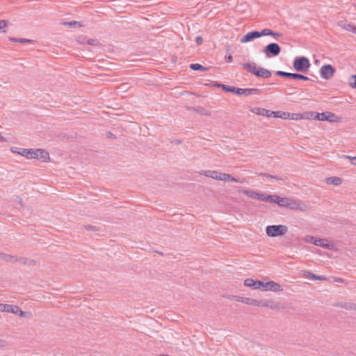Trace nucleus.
I'll list each match as a JSON object with an SVG mask.
<instances>
[{
    "mask_svg": "<svg viewBox=\"0 0 356 356\" xmlns=\"http://www.w3.org/2000/svg\"><path fill=\"white\" fill-rule=\"evenodd\" d=\"M17 154L27 159H37L47 162L49 159V153L42 149H26L22 148Z\"/></svg>",
    "mask_w": 356,
    "mask_h": 356,
    "instance_id": "obj_1",
    "label": "nucleus"
},
{
    "mask_svg": "<svg viewBox=\"0 0 356 356\" xmlns=\"http://www.w3.org/2000/svg\"><path fill=\"white\" fill-rule=\"evenodd\" d=\"M242 67L243 70L248 71L250 74L261 78H269L271 76V72L262 67L258 66L254 62H250L243 63Z\"/></svg>",
    "mask_w": 356,
    "mask_h": 356,
    "instance_id": "obj_2",
    "label": "nucleus"
},
{
    "mask_svg": "<svg viewBox=\"0 0 356 356\" xmlns=\"http://www.w3.org/2000/svg\"><path fill=\"white\" fill-rule=\"evenodd\" d=\"M214 86L218 87V88H221L222 90H224L225 92H232V93L236 94V95H247L248 96V95H253V94H259L260 93V90L258 89V88H245V89H243V88H235V87H233V86H229L224 85V84H222V83H219L218 82H216L214 84Z\"/></svg>",
    "mask_w": 356,
    "mask_h": 356,
    "instance_id": "obj_3",
    "label": "nucleus"
},
{
    "mask_svg": "<svg viewBox=\"0 0 356 356\" xmlns=\"http://www.w3.org/2000/svg\"><path fill=\"white\" fill-rule=\"evenodd\" d=\"M310 66L309 60L305 56L296 57L293 62V68L296 71L303 73L307 72Z\"/></svg>",
    "mask_w": 356,
    "mask_h": 356,
    "instance_id": "obj_4",
    "label": "nucleus"
},
{
    "mask_svg": "<svg viewBox=\"0 0 356 356\" xmlns=\"http://www.w3.org/2000/svg\"><path fill=\"white\" fill-rule=\"evenodd\" d=\"M287 231V227L283 225H268L266 228V234L270 237L283 236Z\"/></svg>",
    "mask_w": 356,
    "mask_h": 356,
    "instance_id": "obj_5",
    "label": "nucleus"
},
{
    "mask_svg": "<svg viewBox=\"0 0 356 356\" xmlns=\"http://www.w3.org/2000/svg\"><path fill=\"white\" fill-rule=\"evenodd\" d=\"M257 114L267 117L280 118L287 119L290 116L289 112L284 111H273L265 108H257Z\"/></svg>",
    "mask_w": 356,
    "mask_h": 356,
    "instance_id": "obj_6",
    "label": "nucleus"
},
{
    "mask_svg": "<svg viewBox=\"0 0 356 356\" xmlns=\"http://www.w3.org/2000/svg\"><path fill=\"white\" fill-rule=\"evenodd\" d=\"M263 52L267 58L275 57L280 54L281 47L278 44L272 42L264 48Z\"/></svg>",
    "mask_w": 356,
    "mask_h": 356,
    "instance_id": "obj_7",
    "label": "nucleus"
},
{
    "mask_svg": "<svg viewBox=\"0 0 356 356\" xmlns=\"http://www.w3.org/2000/svg\"><path fill=\"white\" fill-rule=\"evenodd\" d=\"M275 74L277 76H279L281 77L292 79H295V80H302V81L310 80V79L309 77H307L305 75L298 74V73H291V72H283V71H277Z\"/></svg>",
    "mask_w": 356,
    "mask_h": 356,
    "instance_id": "obj_8",
    "label": "nucleus"
},
{
    "mask_svg": "<svg viewBox=\"0 0 356 356\" xmlns=\"http://www.w3.org/2000/svg\"><path fill=\"white\" fill-rule=\"evenodd\" d=\"M335 71V68L332 65L330 64L324 65L320 69L321 76L328 80L333 76Z\"/></svg>",
    "mask_w": 356,
    "mask_h": 356,
    "instance_id": "obj_9",
    "label": "nucleus"
},
{
    "mask_svg": "<svg viewBox=\"0 0 356 356\" xmlns=\"http://www.w3.org/2000/svg\"><path fill=\"white\" fill-rule=\"evenodd\" d=\"M317 120L320 121H328L330 122H335L339 121L338 117H337L333 113L326 111L323 113H318Z\"/></svg>",
    "mask_w": 356,
    "mask_h": 356,
    "instance_id": "obj_10",
    "label": "nucleus"
},
{
    "mask_svg": "<svg viewBox=\"0 0 356 356\" xmlns=\"http://www.w3.org/2000/svg\"><path fill=\"white\" fill-rule=\"evenodd\" d=\"M274 203L277 204L280 207L289 208H293V204H295V202H293L291 199L288 197H280L277 195L276 198H275Z\"/></svg>",
    "mask_w": 356,
    "mask_h": 356,
    "instance_id": "obj_11",
    "label": "nucleus"
},
{
    "mask_svg": "<svg viewBox=\"0 0 356 356\" xmlns=\"http://www.w3.org/2000/svg\"><path fill=\"white\" fill-rule=\"evenodd\" d=\"M311 241L317 246L325 248L326 249L331 250L333 248V245L330 244L327 239L325 238H316L314 236L311 237Z\"/></svg>",
    "mask_w": 356,
    "mask_h": 356,
    "instance_id": "obj_12",
    "label": "nucleus"
},
{
    "mask_svg": "<svg viewBox=\"0 0 356 356\" xmlns=\"http://www.w3.org/2000/svg\"><path fill=\"white\" fill-rule=\"evenodd\" d=\"M262 291H271L274 292L282 291L281 285L273 281L264 282V287Z\"/></svg>",
    "mask_w": 356,
    "mask_h": 356,
    "instance_id": "obj_13",
    "label": "nucleus"
},
{
    "mask_svg": "<svg viewBox=\"0 0 356 356\" xmlns=\"http://www.w3.org/2000/svg\"><path fill=\"white\" fill-rule=\"evenodd\" d=\"M3 309H5V312L18 314L20 317H24L26 314V312L21 310L17 305L6 304V307Z\"/></svg>",
    "mask_w": 356,
    "mask_h": 356,
    "instance_id": "obj_14",
    "label": "nucleus"
},
{
    "mask_svg": "<svg viewBox=\"0 0 356 356\" xmlns=\"http://www.w3.org/2000/svg\"><path fill=\"white\" fill-rule=\"evenodd\" d=\"M244 285L245 286L252 287L254 289H261L262 291L263 287H264V282L260 281V280L254 281L252 279L248 278V279L245 280Z\"/></svg>",
    "mask_w": 356,
    "mask_h": 356,
    "instance_id": "obj_15",
    "label": "nucleus"
},
{
    "mask_svg": "<svg viewBox=\"0 0 356 356\" xmlns=\"http://www.w3.org/2000/svg\"><path fill=\"white\" fill-rule=\"evenodd\" d=\"M259 38V31H253L251 32H249L246 33L245 35L242 37V38L240 40V42L241 43H246L248 42H250L253 40L254 39Z\"/></svg>",
    "mask_w": 356,
    "mask_h": 356,
    "instance_id": "obj_16",
    "label": "nucleus"
},
{
    "mask_svg": "<svg viewBox=\"0 0 356 356\" xmlns=\"http://www.w3.org/2000/svg\"><path fill=\"white\" fill-rule=\"evenodd\" d=\"M200 174L208 177H211L216 180H220L221 172H219L216 170H203L201 172H200Z\"/></svg>",
    "mask_w": 356,
    "mask_h": 356,
    "instance_id": "obj_17",
    "label": "nucleus"
},
{
    "mask_svg": "<svg viewBox=\"0 0 356 356\" xmlns=\"http://www.w3.org/2000/svg\"><path fill=\"white\" fill-rule=\"evenodd\" d=\"M240 193H242L247 195L249 197H251L252 199L259 200L261 193L251 191V190H241L239 191Z\"/></svg>",
    "mask_w": 356,
    "mask_h": 356,
    "instance_id": "obj_18",
    "label": "nucleus"
},
{
    "mask_svg": "<svg viewBox=\"0 0 356 356\" xmlns=\"http://www.w3.org/2000/svg\"><path fill=\"white\" fill-rule=\"evenodd\" d=\"M334 306L338 307L344 308L348 310H355L356 311V305L351 302H337L334 304Z\"/></svg>",
    "mask_w": 356,
    "mask_h": 356,
    "instance_id": "obj_19",
    "label": "nucleus"
},
{
    "mask_svg": "<svg viewBox=\"0 0 356 356\" xmlns=\"http://www.w3.org/2000/svg\"><path fill=\"white\" fill-rule=\"evenodd\" d=\"M339 25L343 29L351 31L353 33L356 32V26L351 24V23H347L346 22H340L339 23Z\"/></svg>",
    "mask_w": 356,
    "mask_h": 356,
    "instance_id": "obj_20",
    "label": "nucleus"
},
{
    "mask_svg": "<svg viewBox=\"0 0 356 356\" xmlns=\"http://www.w3.org/2000/svg\"><path fill=\"white\" fill-rule=\"evenodd\" d=\"M275 198H276V195H266L264 193H261L259 200L274 203Z\"/></svg>",
    "mask_w": 356,
    "mask_h": 356,
    "instance_id": "obj_21",
    "label": "nucleus"
},
{
    "mask_svg": "<svg viewBox=\"0 0 356 356\" xmlns=\"http://www.w3.org/2000/svg\"><path fill=\"white\" fill-rule=\"evenodd\" d=\"M220 181H234V182H241L238 179H236L232 175L226 173H221L220 174Z\"/></svg>",
    "mask_w": 356,
    "mask_h": 356,
    "instance_id": "obj_22",
    "label": "nucleus"
},
{
    "mask_svg": "<svg viewBox=\"0 0 356 356\" xmlns=\"http://www.w3.org/2000/svg\"><path fill=\"white\" fill-rule=\"evenodd\" d=\"M15 261H16V262L19 261L21 264H22L24 265H27V266H35V261L34 260L29 259L27 258H23V257L16 258V259H15Z\"/></svg>",
    "mask_w": 356,
    "mask_h": 356,
    "instance_id": "obj_23",
    "label": "nucleus"
},
{
    "mask_svg": "<svg viewBox=\"0 0 356 356\" xmlns=\"http://www.w3.org/2000/svg\"><path fill=\"white\" fill-rule=\"evenodd\" d=\"M326 182L328 184H333L334 186H339L342 183V179L337 177H328L326 179Z\"/></svg>",
    "mask_w": 356,
    "mask_h": 356,
    "instance_id": "obj_24",
    "label": "nucleus"
},
{
    "mask_svg": "<svg viewBox=\"0 0 356 356\" xmlns=\"http://www.w3.org/2000/svg\"><path fill=\"white\" fill-rule=\"evenodd\" d=\"M15 259H16V257L14 256L0 252V259L4 260L7 262L15 263Z\"/></svg>",
    "mask_w": 356,
    "mask_h": 356,
    "instance_id": "obj_25",
    "label": "nucleus"
},
{
    "mask_svg": "<svg viewBox=\"0 0 356 356\" xmlns=\"http://www.w3.org/2000/svg\"><path fill=\"white\" fill-rule=\"evenodd\" d=\"M9 40L13 42H20V43H33V40L25 39V38H9Z\"/></svg>",
    "mask_w": 356,
    "mask_h": 356,
    "instance_id": "obj_26",
    "label": "nucleus"
},
{
    "mask_svg": "<svg viewBox=\"0 0 356 356\" xmlns=\"http://www.w3.org/2000/svg\"><path fill=\"white\" fill-rule=\"evenodd\" d=\"M190 68L193 70L207 71V68L199 63H193L190 65Z\"/></svg>",
    "mask_w": 356,
    "mask_h": 356,
    "instance_id": "obj_27",
    "label": "nucleus"
},
{
    "mask_svg": "<svg viewBox=\"0 0 356 356\" xmlns=\"http://www.w3.org/2000/svg\"><path fill=\"white\" fill-rule=\"evenodd\" d=\"M258 302H259V300H257L249 298H243V300H242V302H243V303H245V304L250 305H255V306H258Z\"/></svg>",
    "mask_w": 356,
    "mask_h": 356,
    "instance_id": "obj_28",
    "label": "nucleus"
},
{
    "mask_svg": "<svg viewBox=\"0 0 356 356\" xmlns=\"http://www.w3.org/2000/svg\"><path fill=\"white\" fill-rule=\"evenodd\" d=\"M316 115H318L317 112H314V111L306 112V113H303V118H310V119L317 120Z\"/></svg>",
    "mask_w": 356,
    "mask_h": 356,
    "instance_id": "obj_29",
    "label": "nucleus"
},
{
    "mask_svg": "<svg viewBox=\"0 0 356 356\" xmlns=\"http://www.w3.org/2000/svg\"><path fill=\"white\" fill-rule=\"evenodd\" d=\"M63 24V25L68 26L70 27H81L82 26V24L79 22H76V21L65 22Z\"/></svg>",
    "mask_w": 356,
    "mask_h": 356,
    "instance_id": "obj_30",
    "label": "nucleus"
},
{
    "mask_svg": "<svg viewBox=\"0 0 356 356\" xmlns=\"http://www.w3.org/2000/svg\"><path fill=\"white\" fill-rule=\"evenodd\" d=\"M258 306L264 307H270L273 308V302L272 301H265V300H259L258 302Z\"/></svg>",
    "mask_w": 356,
    "mask_h": 356,
    "instance_id": "obj_31",
    "label": "nucleus"
},
{
    "mask_svg": "<svg viewBox=\"0 0 356 356\" xmlns=\"http://www.w3.org/2000/svg\"><path fill=\"white\" fill-rule=\"evenodd\" d=\"M188 110H192V111H195L200 113L202 115H209V113L206 109H204V108H202V107L198 108L191 107V108H188Z\"/></svg>",
    "mask_w": 356,
    "mask_h": 356,
    "instance_id": "obj_32",
    "label": "nucleus"
},
{
    "mask_svg": "<svg viewBox=\"0 0 356 356\" xmlns=\"http://www.w3.org/2000/svg\"><path fill=\"white\" fill-rule=\"evenodd\" d=\"M289 114L290 115V116L288 117L289 119L298 120L303 118V114H301V113H289Z\"/></svg>",
    "mask_w": 356,
    "mask_h": 356,
    "instance_id": "obj_33",
    "label": "nucleus"
},
{
    "mask_svg": "<svg viewBox=\"0 0 356 356\" xmlns=\"http://www.w3.org/2000/svg\"><path fill=\"white\" fill-rule=\"evenodd\" d=\"M272 33V30L269 29H264L261 31H259V38L261 36H267L270 35Z\"/></svg>",
    "mask_w": 356,
    "mask_h": 356,
    "instance_id": "obj_34",
    "label": "nucleus"
},
{
    "mask_svg": "<svg viewBox=\"0 0 356 356\" xmlns=\"http://www.w3.org/2000/svg\"><path fill=\"white\" fill-rule=\"evenodd\" d=\"M348 83L353 88H356V75H352L349 78Z\"/></svg>",
    "mask_w": 356,
    "mask_h": 356,
    "instance_id": "obj_35",
    "label": "nucleus"
},
{
    "mask_svg": "<svg viewBox=\"0 0 356 356\" xmlns=\"http://www.w3.org/2000/svg\"><path fill=\"white\" fill-rule=\"evenodd\" d=\"M303 275L306 277V278H308V279H310V280H315V279L316 278V275L311 273V272H309V271H306V270H304L303 271Z\"/></svg>",
    "mask_w": 356,
    "mask_h": 356,
    "instance_id": "obj_36",
    "label": "nucleus"
},
{
    "mask_svg": "<svg viewBox=\"0 0 356 356\" xmlns=\"http://www.w3.org/2000/svg\"><path fill=\"white\" fill-rule=\"evenodd\" d=\"M86 43L92 46L100 45L99 42L97 39H88L86 40Z\"/></svg>",
    "mask_w": 356,
    "mask_h": 356,
    "instance_id": "obj_37",
    "label": "nucleus"
},
{
    "mask_svg": "<svg viewBox=\"0 0 356 356\" xmlns=\"http://www.w3.org/2000/svg\"><path fill=\"white\" fill-rule=\"evenodd\" d=\"M260 175L266 177L268 179H275V180H282V179L279 177L271 175L266 174V173H261Z\"/></svg>",
    "mask_w": 356,
    "mask_h": 356,
    "instance_id": "obj_38",
    "label": "nucleus"
},
{
    "mask_svg": "<svg viewBox=\"0 0 356 356\" xmlns=\"http://www.w3.org/2000/svg\"><path fill=\"white\" fill-rule=\"evenodd\" d=\"M86 230H88V231H93V232H97L99 230V228H97L96 226H94V225H84L83 227Z\"/></svg>",
    "mask_w": 356,
    "mask_h": 356,
    "instance_id": "obj_39",
    "label": "nucleus"
},
{
    "mask_svg": "<svg viewBox=\"0 0 356 356\" xmlns=\"http://www.w3.org/2000/svg\"><path fill=\"white\" fill-rule=\"evenodd\" d=\"M346 158L349 159L353 165H356V156H346Z\"/></svg>",
    "mask_w": 356,
    "mask_h": 356,
    "instance_id": "obj_40",
    "label": "nucleus"
},
{
    "mask_svg": "<svg viewBox=\"0 0 356 356\" xmlns=\"http://www.w3.org/2000/svg\"><path fill=\"white\" fill-rule=\"evenodd\" d=\"M270 35L276 38L282 37V34L281 33L275 32L272 30V33L270 34Z\"/></svg>",
    "mask_w": 356,
    "mask_h": 356,
    "instance_id": "obj_41",
    "label": "nucleus"
},
{
    "mask_svg": "<svg viewBox=\"0 0 356 356\" xmlns=\"http://www.w3.org/2000/svg\"><path fill=\"white\" fill-rule=\"evenodd\" d=\"M195 42L198 45H201L203 42V38L201 36H197L195 38Z\"/></svg>",
    "mask_w": 356,
    "mask_h": 356,
    "instance_id": "obj_42",
    "label": "nucleus"
},
{
    "mask_svg": "<svg viewBox=\"0 0 356 356\" xmlns=\"http://www.w3.org/2000/svg\"><path fill=\"white\" fill-rule=\"evenodd\" d=\"M6 26V22L5 20H0V31Z\"/></svg>",
    "mask_w": 356,
    "mask_h": 356,
    "instance_id": "obj_43",
    "label": "nucleus"
},
{
    "mask_svg": "<svg viewBox=\"0 0 356 356\" xmlns=\"http://www.w3.org/2000/svg\"><path fill=\"white\" fill-rule=\"evenodd\" d=\"M315 280H321V281L327 280V277H325L324 276L316 275V278L315 279Z\"/></svg>",
    "mask_w": 356,
    "mask_h": 356,
    "instance_id": "obj_44",
    "label": "nucleus"
},
{
    "mask_svg": "<svg viewBox=\"0 0 356 356\" xmlns=\"http://www.w3.org/2000/svg\"><path fill=\"white\" fill-rule=\"evenodd\" d=\"M233 57L232 55H229L227 56H225V60L227 62L230 63L232 61Z\"/></svg>",
    "mask_w": 356,
    "mask_h": 356,
    "instance_id": "obj_45",
    "label": "nucleus"
},
{
    "mask_svg": "<svg viewBox=\"0 0 356 356\" xmlns=\"http://www.w3.org/2000/svg\"><path fill=\"white\" fill-rule=\"evenodd\" d=\"M21 149V148H18V147H12L11 151H12L13 153H17V152H19V149Z\"/></svg>",
    "mask_w": 356,
    "mask_h": 356,
    "instance_id": "obj_46",
    "label": "nucleus"
},
{
    "mask_svg": "<svg viewBox=\"0 0 356 356\" xmlns=\"http://www.w3.org/2000/svg\"><path fill=\"white\" fill-rule=\"evenodd\" d=\"M4 307H6V304H0V312H5Z\"/></svg>",
    "mask_w": 356,
    "mask_h": 356,
    "instance_id": "obj_47",
    "label": "nucleus"
},
{
    "mask_svg": "<svg viewBox=\"0 0 356 356\" xmlns=\"http://www.w3.org/2000/svg\"><path fill=\"white\" fill-rule=\"evenodd\" d=\"M233 298H234L236 301H238V302H240V301H241V302H242L243 298H241V297H238V296H233Z\"/></svg>",
    "mask_w": 356,
    "mask_h": 356,
    "instance_id": "obj_48",
    "label": "nucleus"
},
{
    "mask_svg": "<svg viewBox=\"0 0 356 356\" xmlns=\"http://www.w3.org/2000/svg\"><path fill=\"white\" fill-rule=\"evenodd\" d=\"M174 143L177 145H179L181 143V141L180 140L177 139V140H174Z\"/></svg>",
    "mask_w": 356,
    "mask_h": 356,
    "instance_id": "obj_49",
    "label": "nucleus"
},
{
    "mask_svg": "<svg viewBox=\"0 0 356 356\" xmlns=\"http://www.w3.org/2000/svg\"><path fill=\"white\" fill-rule=\"evenodd\" d=\"M113 136V135L111 132H109V133H108V137H111V136Z\"/></svg>",
    "mask_w": 356,
    "mask_h": 356,
    "instance_id": "obj_50",
    "label": "nucleus"
},
{
    "mask_svg": "<svg viewBox=\"0 0 356 356\" xmlns=\"http://www.w3.org/2000/svg\"><path fill=\"white\" fill-rule=\"evenodd\" d=\"M161 356H170V355H161Z\"/></svg>",
    "mask_w": 356,
    "mask_h": 356,
    "instance_id": "obj_51",
    "label": "nucleus"
}]
</instances>
